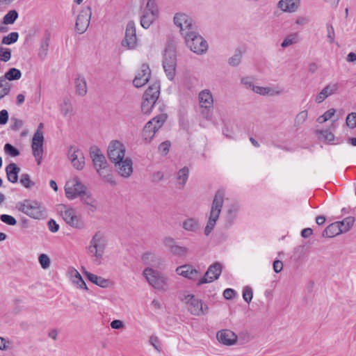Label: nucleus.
Instances as JSON below:
<instances>
[{
    "mask_svg": "<svg viewBox=\"0 0 356 356\" xmlns=\"http://www.w3.org/2000/svg\"><path fill=\"white\" fill-rule=\"evenodd\" d=\"M224 197L225 193L222 190H219L215 193L213 200L212 201L208 221L204 231V233L206 236L210 234L216 225L223 207Z\"/></svg>",
    "mask_w": 356,
    "mask_h": 356,
    "instance_id": "f257e3e1",
    "label": "nucleus"
},
{
    "mask_svg": "<svg viewBox=\"0 0 356 356\" xmlns=\"http://www.w3.org/2000/svg\"><path fill=\"white\" fill-rule=\"evenodd\" d=\"M106 245L107 242L104 234L100 231H97L87 247L88 254L94 258V262L96 264H101Z\"/></svg>",
    "mask_w": 356,
    "mask_h": 356,
    "instance_id": "f03ea898",
    "label": "nucleus"
},
{
    "mask_svg": "<svg viewBox=\"0 0 356 356\" xmlns=\"http://www.w3.org/2000/svg\"><path fill=\"white\" fill-rule=\"evenodd\" d=\"M163 67L168 79L172 80L177 67V45L173 40L168 41L164 51Z\"/></svg>",
    "mask_w": 356,
    "mask_h": 356,
    "instance_id": "7ed1b4c3",
    "label": "nucleus"
},
{
    "mask_svg": "<svg viewBox=\"0 0 356 356\" xmlns=\"http://www.w3.org/2000/svg\"><path fill=\"white\" fill-rule=\"evenodd\" d=\"M143 275L147 283L154 289L159 291H167L169 289L168 277L161 272L152 267H146Z\"/></svg>",
    "mask_w": 356,
    "mask_h": 356,
    "instance_id": "20e7f679",
    "label": "nucleus"
},
{
    "mask_svg": "<svg viewBox=\"0 0 356 356\" xmlns=\"http://www.w3.org/2000/svg\"><path fill=\"white\" fill-rule=\"evenodd\" d=\"M90 154L97 173L104 181L109 182L113 185L115 184V181L113 179L112 176L109 173L106 172L108 163L101 150L97 147H92L90 148Z\"/></svg>",
    "mask_w": 356,
    "mask_h": 356,
    "instance_id": "39448f33",
    "label": "nucleus"
},
{
    "mask_svg": "<svg viewBox=\"0 0 356 356\" xmlns=\"http://www.w3.org/2000/svg\"><path fill=\"white\" fill-rule=\"evenodd\" d=\"M18 211L34 219H42L45 216V209L40 203L34 200H24L17 204Z\"/></svg>",
    "mask_w": 356,
    "mask_h": 356,
    "instance_id": "423d86ee",
    "label": "nucleus"
},
{
    "mask_svg": "<svg viewBox=\"0 0 356 356\" xmlns=\"http://www.w3.org/2000/svg\"><path fill=\"white\" fill-rule=\"evenodd\" d=\"M197 101L202 117L207 120H211L214 99L211 90L209 89H204L199 92Z\"/></svg>",
    "mask_w": 356,
    "mask_h": 356,
    "instance_id": "0eeeda50",
    "label": "nucleus"
},
{
    "mask_svg": "<svg viewBox=\"0 0 356 356\" xmlns=\"http://www.w3.org/2000/svg\"><path fill=\"white\" fill-rule=\"evenodd\" d=\"M186 46L197 55H203L208 50L207 41L194 29L184 37Z\"/></svg>",
    "mask_w": 356,
    "mask_h": 356,
    "instance_id": "6e6552de",
    "label": "nucleus"
},
{
    "mask_svg": "<svg viewBox=\"0 0 356 356\" xmlns=\"http://www.w3.org/2000/svg\"><path fill=\"white\" fill-rule=\"evenodd\" d=\"M180 300L186 305L188 311L194 316L204 315L208 312V307H204L202 302L195 298L194 295L183 291L179 293Z\"/></svg>",
    "mask_w": 356,
    "mask_h": 356,
    "instance_id": "1a4fd4ad",
    "label": "nucleus"
},
{
    "mask_svg": "<svg viewBox=\"0 0 356 356\" xmlns=\"http://www.w3.org/2000/svg\"><path fill=\"white\" fill-rule=\"evenodd\" d=\"M159 16V8L156 0H147L140 17V24L148 29Z\"/></svg>",
    "mask_w": 356,
    "mask_h": 356,
    "instance_id": "9d476101",
    "label": "nucleus"
},
{
    "mask_svg": "<svg viewBox=\"0 0 356 356\" xmlns=\"http://www.w3.org/2000/svg\"><path fill=\"white\" fill-rule=\"evenodd\" d=\"M60 212L63 219L69 226L77 229H82L84 227L81 217L77 215L74 209L60 205Z\"/></svg>",
    "mask_w": 356,
    "mask_h": 356,
    "instance_id": "9b49d317",
    "label": "nucleus"
},
{
    "mask_svg": "<svg viewBox=\"0 0 356 356\" xmlns=\"http://www.w3.org/2000/svg\"><path fill=\"white\" fill-rule=\"evenodd\" d=\"M87 190V187L77 177L67 181L65 186V195L69 200L80 197Z\"/></svg>",
    "mask_w": 356,
    "mask_h": 356,
    "instance_id": "f8f14e48",
    "label": "nucleus"
},
{
    "mask_svg": "<svg viewBox=\"0 0 356 356\" xmlns=\"http://www.w3.org/2000/svg\"><path fill=\"white\" fill-rule=\"evenodd\" d=\"M173 22L179 29V33L184 37L190 31L195 29L192 18L183 12H177L175 14Z\"/></svg>",
    "mask_w": 356,
    "mask_h": 356,
    "instance_id": "ddd939ff",
    "label": "nucleus"
},
{
    "mask_svg": "<svg viewBox=\"0 0 356 356\" xmlns=\"http://www.w3.org/2000/svg\"><path fill=\"white\" fill-rule=\"evenodd\" d=\"M166 118V114L162 113L149 120L143 129V134L145 139L150 140L156 131L162 127Z\"/></svg>",
    "mask_w": 356,
    "mask_h": 356,
    "instance_id": "4468645a",
    "label": "nucleus"
},
{
    "mask_svg": "<svg viewBox=\"0 0 356 356\" xmlns=\"http://www.w3.org/2000/svg\"><path fill=\"white\" fill-rule=\"evenodd\" d=\"M125 150L123 143L119 140H113L108 147V156L112 163H119L125 158Z\"/></svg>",
    "mask_w": 356,
    "mask_h": 356,
    "instance_id": "2eb2a0df",
    "label": "nucleus"
},
{
    "mask_svg": "<svg viewBox=\"0 0 356 356\" xmlns=\"http://www.w3.org/2000/svg\"><path fill=\"white\" fill-rule=\"evenodd\" d=\"M92 15V9L90 6H87L81 10L77 16L75 24V30L79 33H83L89 26Z\"/></svg>",
    "mask_w": 356,
    "mask_h": 356,
    "instance_id": "dca6fc26",
    "label": "nucleus"
},
{
    "mask_svg": "<svg viewBox=\"0 0 356 356\" xmlns=\"http://www.w3.org/2000/svg\"><path fill=\"white\" fill-rule=\"evenodd\" d=\"M222 270V266L219 262H215L211 264L207 269L204 275L200 278L197 282V285L211 283L216 280L220 277Z\"/></svg>",
    "mask_w": 356,
    "mask_h": 356,
    "instance_id": "f3484780",
    "label": "nucleus"
},
{
    "mask_svg": "<svg viewBox=\"0 0 356 356\" xmlns=\"http://www.w3.org/2000/svg\"><path fill=\"white\" fill-rule=\"evenodd\" d=\"M43 141L44 136L42 131L37 130L33 137L31 147L33 154L37 161L38 165L40 164L42 158Z\"/></svg>",
    "mask_w": 356,
    "mask_h": 356,
    "instance_id": "a211bd4d",
    "label": "nucleus"
},
{
    "mask_svg": "<svg viewBox=\"0 0 356 356\" xmlns=\"http://www.w3.org/2000/svg\"><path fill=\"white\" fill-rule=\"evenodd\" d=\"M122 45L129 49H134L137 45L136 26L133 21L129 22L127 25L125 36L122 42Z\"/></svg>",
    "mask_w": 356,
    "mask_h": 356,
    "instance_id": "6ab92c4d",
    "label": "nucleus"
},
{
    "mask_svg": "<svg viewBox=\"0 0 356 356\" xmlns=\"http://www.w3.org/2000/svg\"><path fill=\"white\" fill-rule=\"evenodd\" d=\"M216 339L220 343L232 346L237 343L238 336L229 329H222L217 332Z\"/></svg>",
    "mask_w": 356,
    "mask_h": 356,
    "instance_id": "aec40b11",
    "label": "nucleus"
},
{
    "mask_svg": "<svg viewBox=\"0 0 356 356\" xmlns=\"http://www.w3.org/2000/svg\"><path fill=\"white\" fill-rule=\"evenodd\" d=\"M68 159L74 168L81 170L85 166V158L83 152L78 148L70 147L68 150Z\"/></svg>",
    "mask_w": 356,
    "mask_h": 356,
    "instance_id": "412c9836",
    "label": "nucleus"
},
{
    "mask_svg": "<svg viewBox=\"0 0 356 356\" xmlns=\"http://www.w3.org/2000/svg\"><path fill=\"white\" fill-rule=\"evenodd\" d=\"M340 88V84L337 82L332 81L328 83L316 96L315 102L317 104L322 103L325 99L330 96L338 93Z\"/></svg>",
    "mask_w": 356,
    "mask_h": 356,
    "instance_id": "4be33fe9",
    "label": "nucleus"
},
{
    "mask_svg": "<svg viewBox=\"0 0 356 356\" xmlns=\"http://www.w3.org/2000/svg\"><path fill=\"white\" fill-rule=\"evenodd\" d=\"M141 259L145 264L148 266L147 267H152L154 269L161 268L165 261L162 257L151 251L143 254Z\"/></svg>",
    "mask_w": 356,
    "mask_h": 356,
    "instance_id": "5701e85b",
    "label": "nucleus"
},
{
    "mask_svg": "<svg viewBox=\"0 0 356 356\" xmlns=\"http://www.w3.org/2000/svg\"><path fill=\"white\" fill-rule=\"evenodd\" d=\"M114 164L118 174L124 178L129 177L133 172V163L129 157H126Z\"/></svg>",
    "mask_w": 356,
    "mask_h": 356,
    "instance_id": "b1692460",
    "label": "nucleus"
},
{
    "mask_svg": "<svg viewBox=\"0 0 356 356\" xmlns=\"http://www.w3.org/2000/svg\"><path fill=\"white\" fill-rule=\"evenodd\" d=\"M88 215L93 214L98 209V202L88 190L80 197Z\"/></svg>",
    "mask_w": 356,
    "mask_h": 356,
    "instance_id": "393cba45",
    "label": "nucleus"
},
{
    "mask_svg": "<svg viewBox=\"0 0 356 356\" xmlns=\"http://www.w3.org/2000/svg\"><path fill=\"white\" fill-rule=\"evenodd\" d=\"M151 71L149 66L146 64H143L140 67V71L136 74L133 80L134 86L136 88H140L147 83L150 78Z\"/></svg>",
    "mask_w": 356,
    "mask_h": 356,
    "instance_id": "a878e982",
    "label": "nucleus"
},
{
    "mask_svg": "<svg viewBox=\"0 0 356 356\" xmlns=\"http://www.w3.org/2000/svg\"><path fill=\"white\" fill-rule=\"evenodd\" d=\"M179 275L192 280H197L200 277V272L190 265H184L176 268Z\"/></svg>",
    "mask_w": 356,
    "mask_h": 356,
    "instance_id": "bb28decb",
    "label": "nucleus"
},
{
    "mask_svg": "<svg viewBox=\"0 0 356 356\" xmlns=\"http://www.w3.org/2000/svg\"><path fill=\"white\" fill-rule=\"evenodd\" d=\"M300 6V0H280L277 7L285 13H294Z\"/></svg>",
    "mask_w": 356,
    "mask_h": 356,
    "instance_id": "cd10ccee",
    "label": "nucleus"
},
{
    "mask_svg": "<svg viewBox=\"0 0 356 356\" xmlns=\"http://www.w3.org/2000/svg\"><path fill=\"white\" fill-rule=\"evenodd\" d=\"M252 92L263 96H274L282 94L283 91L279 88L262 87L255 85Z\"/></svg>",
    "mask_w": 356,
    "mask_h": 356,
    "instance_id": "c85d7f7f",
    "label": "nucleus"
},
{
    "mask_svg": "<svg viewBox=\"0 0 356 356\" xmlns=\"http://www.w3.org/2000/svg\"><path fill=\"white\" fill-rule=\"evenodd\" d=\"M60 111L62 115L67 119H70L74 114V108L70 98L65 97L62 99L60 104Z\"/></svg>",
    "mask_w": 356,
    "mask_h": 356,
    "instance_id": "c756f323",
    "label": "nucleus"
},
{
    "mask_svg": "<svg viewBox=\"0 0 356 356\" xmlns=\"http://www.w3.org/2000/svg\"><path fill=\"white\" fill-rule=\"evenodd\" d=\"M76 94L83 97L87 94V83L85 77L83 75L78 74L74 80Z\"/></svg>",
    "mask_w": 356,
    "mask_h": 356,
    "instance_id": "7c9ffc66",
    "label": "nucleus"
},
{
    "mask_svg": "<svg viewBox=\"0 0 356 356\" xmlns=\"http://www.w3.org/2000/svg\"><path fill=\"white\" fill-rule=\"evenodd\" d=\"M160 93V85L158 82L152 83L145 92L143 96L150 100L156 102Z\"/></svg>",
    "mask_w": 356,
    "mask_h": 356,
    "instance_id": "2f4dec72",
    "label": "nucleus"
},
{
    "mask_svg": "<svg viewBox=\"0 0 356 356\" xmlns=\"http://www.w3.org/2000/svg\"><path fill=\"white\" fill-rule=\"evenodd\" d=\"M85 274L91 282L102 288H107L111 284V281L108 279L97 276L87 271L85 272Z\"/></svg>",
    "mask_w": 356,
    "mask_h": 356,
    "instance_id": "473e14b6",
    "label": "nucleus"
},
{
    "mask_svg": "<svg viewBox=\"0 0 356 356\" xmlns=\"http://www.w3.org/2000/svg\"><path fill=\"white\" fill-rule=\"evenodd\" d=\"M8 180L11 183H16L18 180V174L20 168L14 163H11L7 165L6 168Z\"/></svg>",
    "mask_w": 356,
    "mask_h": 356,
    "instance_id": "72a5a7b5",
    "label": "nucleus"
},
{
    "mask_svg": "<svg viewBox=\"0 0 356 356\" xmlns=\"http://www.w3.org/2000/svg\"><path fill=\"white\" fill-rule=\"evenodd\" d=\"M70 280L74 284L80 289L88 290L85 281L83 280L81 274L75 268H72L70 270Z\"/></svg>",
    "mask_w": 356,
    "mask_h": 356,
    "instance_id": "f704fd0d",
    "label": "nucleus"
},
{
    "mask_svg": "<svg viewBox=\"0 0 356 356\" xmlns=\"http://www.w3.org/2000/svg\"><path fill=\"white\" fill-rule=\"evenodd\" d=\"M200 227L199 220L195 218H188L182 222V228L187 232H197Z\"/></svg>",
    "mask_w": 356,
    "mask_h": 356,
    "instance_id": "c9c22d12",
    "label": "nucleus"
},
{
    "mask_svg": "<svg viewBox=\"0 0 356 356\" xmlns=\"http://www.w3.org/2000/svg\"><path fill=\"white\" fill-rule=\"evenodd\" d=\"M341 233L343 232L340 228V224L335 222L330 224L325 229L323 232L322 236L325 238H332Z\"/></svg>",
    "mask_w": 356,
    "mask_h": 356,
    "instance_id": "e433bc0d",
    "label": "nucleus"
},
{
    "mask_svg": "<svg viewBox=\"0 0 356 356\" xmlns=\"http://www.w3.org/2000/svg\"><path fill=\"white\" fill-rule=\"evenodd\" d=\"M189 170L186 167L180 169L177 173V181L179 188H182L188 178Z\"/></svg>",
    "mask_w": 356,
    "mask_h": 356,
    "instance_id": "4c0bfd02",
    "label": "nucleus"
},
{
    "mask_svg": "<svg viewBox=\"0 0 356 356\" xmlns=\"http://www.w3.org/2000/svg\"><path fill=\"white\" fill-rule=\"evenodd\" d=\"M239 210V206L237 204H232L229 206L227 211V221L231 225L236 218V214Z\"/></svg>",
    "mask_w": 356,
    "mask_h": 356,
    "instance_id": "58836bf2",
    "label": "nucleus"
},
{
    "mask_svg": "<svg viewBox=\"0 0 356 356\" xmlns=\"http://www.w3.org/2000/svg\"><path fill=\"white\" fill-rule=\"evenodd\" d=\"M299 41L298 34L297 33H293L288 35L281 43V47L282 48H286L289 46H291L294 44L298 43Z\"/></svg>",
    "mask_w": 356,
    "mask_h": 356,
    "instance_id": "ea45409f",
    "label": "nucleus"
},
{
    "mask_svg": "<svg viewBox=\"0 0 356 356\" xmlns=\"http://www.w3.org/2000/svg\"><path fill=\"white\" fill-rule=\"evenodd\" d=\"M316 134L320 140L327 143H332L334 140V135L329 130H316Z\"/></svg>",
    "mask_w": 356,
    "mask_h": 356,
    "instance_id": "a19ab883",
    "label": "nucleus"
},
{
    "mask_svg": "<svg viewBox=\"0 0 356 356\" xmlns=\"http://www.w3.org/2000/svg\"><path fill=\"white\" fill-rule=\"evenodd\" d=\"M308 118V111L303 110L300 111L295 117L294 119V127L298 129L302 126L307 120Z\"/></svg>",
    "mask_w": 356,
    "mask_h": 356,
    "instance_id": "79ce46f5",
    "label": "nucleus"
},
{
    "mask_svg": "<svg viewBox=\"0 0 356 356\" xmlns=\"http://www.w3.org/2000/svg\"><path fill=\"white\" fill-rule=\"evenodd\" d=\"M354 222L355 218L349 216L343 219L342 221L337 222V223L340 224V228L342 232L345 233L350 230L351 227L353 225Z\"/></svg>",
    "mask_w": 356,
    "mask_h": 356,
    "instance_id": "37998d69",
    "label": "nucleus"
},
{
    "mask_svg": "<svg viewBox=\"0 0 356 356\" xmlns=\"http://www.w3.org/2000/svg\"><path fill=\"white\" fill-rule=\"evenodd\" d=\"M22 73L20 70L16 69V68H10L4 76L5 80H9V81H13V80H18L21 78Z\"/></svg>",
    "mask_w": 356,
    "mask_h": 356,
    "instance_id": "c03bdc74",
    "label": "nucleus"
},
{
    "mask_svg": "<svg viewBox=\"0 0 356 356\" xmlns=\"http://www.w3.org/2000/svg\"><path fill=\"white\" fill-rule=\"evenodd\" d=\"M156 102L145 98L143 96V102L141 104L142 112L145 114H148L155 105Z\"/></svg>",
    "mask_w": 356,
    "mask_h": 356,
    "instance_id": "a18cd8bd",
    "label": "nucleus"
},
{
    "mask_svg": "<svg viewBox=\"0 0 356 356\" xmlns=\"http://www.w3.org/2000/svg\"><path fill=\"white\" fill-rule=\"evenodd\" d=\"M18 17V13L15 10H11L3 17L4 24H13Z\"/></svg>",
    "mask_w": 356,
    "mask_h": 356,
    "instance_id": "49530a36",
    "label": "nucleus"
},
{
    "mask_svg": "<svg viewBox=\"0 0 356 356\" xmlns=\"http://www.w3.org/2000/svg\"><path fill=\"white\" fill-rule=\"evenodd\" d=\"M172 254L177 257L186 256L188 252V249L184 246H181L176 243L170 252Z\"/></svg>",
    "mask_w": 356,
    "mask_h": 356,
    "instance_id": "de8ad7c7",
    "label": "nucleus"
},
{
    "mask_svg": "<svg viewBox=\"0 0 356 356\" xmlns=\"http://www.w3.org/2000/svg\"><path fill=\"white\" fill-rule=\"evenodd\" d=\"M336 110L334 108H330L325 111L322 115L317 118V122L320 124L324 123L328 120L331 119L335 114Z\"/></svg>",
    "mask_w": 356,
    "mask_h": 356,
    "instance_id": "09e8293b",
    "label": "nucleus"
},
{
    "mask_svg": "<svg viewBox=\"0 0 356 356\" xmlns=\"http://www.w3.org/2000/svg\"><path fill=\"white\" fill-rule=\"evenodd\" d=\"M10 90V84L3 78L0 79V99L7 95Z\"/></svg>",
    "mask_w": 356,
    "mask_h": 356,
    "instance_id": "8fccbe9b",
    "label": "nucleus"
},
{
    "mask_svg": "<svg viewBox=\"0 0 356 356\" xmlns=\"http://www.w3.org/2000/svg\"><path fill=\"white\" fill-rule=\"evenodd\" d=\"M19 35L17 32H12L3 38L1 42L4 44H10L17 41Z\"/></svg>",
    "mask_w": 356,
    "mask_h": 356,
    "instance_id": "3c124183",
    "label": "nucleus"
},
{
    "mask_svg": "<svg viewBox=\"0 0 356 356\" xmlns=\"http://www.w3.org/2000/svg\"><path fill=\"white\" fill-rule=\"evenodd\" d=\"M327 38L330 44H333L335 40L334 29L332 24H326Z\"/></svg>",
    "mask_w": 356,
    "mask_h": 356,
    "instance_id": "603ef678",
    "label": "nucleus"
},
{
    "mask_svg": "<svg viewBox=\"0 0 356 356\" xmlns=\"http://www.w3.org/2000/svg\"><path fill=\"white\" fill-rule=\"evenodd\" d=\"M39 263L43 269H47L51 264V260L49 256L46 254H41L38 257Z\"/></svg>",
    "mask_w": 356,
    "mask_h": 356,
    "instance_id": "864d4df0",
    "label": "nucleus"
},
{
    "mask_svg": "<svg viewBox=\"0 0 356 356\" xmlns=\"http://www.w3.org/2000/svg\"><path fill=\"white\" fill-rule=\"evenodd\" d=\"M20 183L26 188H31L35 186L28 174H22L20 177Z\"/></svg>",
    "mask_w": 356,
    "mask_h": 356,
    "instance_id": "5fc2aeb1",
    "label": "nucleus"
},
{
    "mask_svg": "<svg viewBox=\"0 0 356 356\" xmlns=\"http://www.w3.org/2000/svg\"><path fill=\"white\" fill-rule=\"evenodd\" d=\"M346 122L350 129L356 127V113L352 112L349 113L346 117Z\"/></svg>",
    "mask_w": 356,
    "mask_h": 356,
    "instance_id": "6e6d98bb",
    "label": "nucleus"
},
{
    "mask_svg": "<svg viewBox=\"0 0 356 356\" xmlns=\"http://www.w3.org/2000/svg\"><path fill=\"white\" fill-rule=\"evenodd\" d=\"M10 50L0 46V60L3 62H7L10 59Z\"/></svg>",
    "mask_w": 356,
    "mask_h": 356,
    "instance_id": "4d7b16f0",
    "label": "nucleus"
},
{
    "mask_svg": "<svg viewBox=\"0 0 356 356\" xmlns=\"http://www.w3.org/2000/svg\"><path fill=\"white\" fill-rule=\"evenodd\" d=\"M252 296H253V292H252V289L248 286H245L243 289V300L246 302L250 303L252 299Z\"/></svg>",
    "mask_w": 356,
    "mask_h": 356,
    "instance_id": "13d9d810",
    "label": "nucleus"
},
{
    "mask_svg": "<svg viewBox=\"0 0 356 356\" xmlns=\"http://www.w3.org/2000/svg\"><path fill=\"white\" fill-rule=\"evenodd\" d=\"M4 151L7 154L11 156H17L19 154V150L9 143L5 145Z\"/></svg>",
    "mask_w": 356,
    "mask_h": 356,
    "instance_id": "bf43d9fd",
    "label": "nucleus"
},
{
    "mask_svg": "<svg viewBox=\"0 0 356 356\" xmlns=\"http://www.w3.org/2000/svg\"><path fill=\"white\" fill-rule=\"evenodd\" d=\"M170 141H165L161 143L159 146V153L165 156L170 150Z\"/></svg>",
    "mask_w": 356,
    "mask_h": 356,
    "instance_id": "052dcab7",
    "label": "nucleus"
},
{
    "mask_svg": "<svg viewBox=\"0 0 356 356\" xmlns=\"http://www.w3.org/2000/svg\"><path fill=\"white\" fill-rule=\"evenodd\" d=\"M0 219L3 222L9 225L13 226L17 224V220H15V218L10 215L2 214L0 216Z\"/></svg>",
    "mask_w": 356,
    "mask_h": 356,
    "instance_id": "680f3d73",
    "label": "nucleus"
},
{
    "mask_svg": "<svg viewBox=\"0 0 356 356\" xmlns=\"http://www.w3.org/2000/svg\"><path fill=\"white\" fill-rule=\"evenodd\" d=\"M48 47L49 44L47 41L43 42L41 44L38 51V56L40 58L44 59L46 57L48 52Z\"/></svg>",
    "mask_w": 356,
    "mask_h": 356,
    "instance_id": "e2e57ef3",
    "label": "nucleus"
},
{
    "mask_svg": "<svg viewBox=\"0 0 356 356\" xmlns=\"http://www.w3.org/2000/svg\"><path fill=\"white\" fill-rule=\"evenodd\" d=\"M163 245L165 248H168L169 252L173 248V247L176 245L175 240L170 236L165 237L163 241Z\"/></svg>",
    "mask_w": 356,
    "mask_h": 356,
    "instance_id": "0e129e2a",
    "label": "nucleus"
},
{
    "mask_svg": "<svg viewBox=\"0 0 356 356\" xmlns=\"http://www.w3.org/2000/svg\"><path fill=\"white\" fill-rule=\"evenodd\" d=\"M241 82L246 89H250L252 91L253 90V88L255 85L252 81V78L248 76L243 77L241 79Z\"/></svg>",
    "mask_w": 356,
    "mask_h": 356,
    "instance_id": "69168bd1",
    "label": "nucleus"
},
{
    "mask_svg": "<svg viewBox=\"0 0 356 356\" xmlns=\"http://www.w3.org/2000/svg\"><path fill=\"white\" fill-rule=\"evenodd\" d=\"M309 22V19L303 15L298 16L296 19V24L299 26H304L308 24Z\"/></svg>",
    "mask_w": 356,
    "mask_h": 356,
    "instance_id": "338daca9",
    "label": "nucleus"
},
{
    "mask_svg": "<svg viewBox=\"0 0 356 356\" xmlns=\"http://www.w3.org/2000/svg\"><path fill=\"white\" fill-rule=\"evenodd\" d=\"M47 225L49 231L52 233H56L59 229V225L53 219L48 221Z\"/></svg>",
    "mask_w": 356,
    "mask_h": 356,
    "instance_id": "774afa93",
    "label": "nucleus"
}]
</instances>
